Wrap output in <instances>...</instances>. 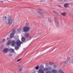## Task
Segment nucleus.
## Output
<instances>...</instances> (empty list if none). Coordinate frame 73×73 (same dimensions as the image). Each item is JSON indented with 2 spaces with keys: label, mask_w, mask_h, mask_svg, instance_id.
I'll list each match as a JSON object with an SVG mask.
<instances>
[{
  "label": "nucleus",
  "mask_w": 73,
  "mask_h": 73,
  "mask_svg": "<svg viewBox=\"0 0 73 73\" xmlns=\"http://www.w3.org/2000/svg\"><path fill=\"white\" fill-rule=\"evenodd\" d=\"M8 17L9 19H8L7 17H3V20L5 22L6 24H12V20L11 19V16L10 15H8Z\"/></svg>",
  "instance_id": "f257e3e1"
},
{
  "label": "nucleus",
  "mask_w": 73,
  "mask_h": 73,
  "mask_svg": "<svg viewBox=\"0 0 73 73\" xmlns=\"http://www.w3.org/2000/svg\"><path fill=\"white\" fill-rule=\"evenodd\" d=\"M54 22L55 23V25L57 28H58L60 27V25L57 19L55 17L54 19Z\"/></svg>",
  "instance_id": "f03ea898"
},
{
  "label": "nucleus",
  "mask_w": 73,
  "mask_h": 73,
  "mask_svg": "<svg viewBox=\"0 0 73 73\" xmlns=\"http://www.w3.org/2000/svg\"><path fill=\"white\" fill-rule=\"evenodd\" d=\"M30 29H31L30 27H24L23 29V31L25 32H28L30 30Z\"/></svg>",
  "instance_id": "7ed1b4c3"
},
{
  "label": "nucleus",
  "mask_w": 73,
  "mask_h": 73,
  "mask_svg": "<svg viewBox=\"0 0 73 73\" xmlns=\"http://www.w3.org/2000/svg\"><path fill=\"white\" fill-rule=\"evenodd\" d=\"M9 41L11 42L12 46L14 47L15 46V45H16V41L14 40H10Z\"/></svg>",
  "instance_id": "20e7f679"
},
{
  "label": "nucleus",
  "mask_w": 73,
  "mask_h": 73,
  "mask_svg": "<svg viewBox=\"0 0 73 73\" xmlns=\"http://www.w3.org/2000/svg\"><path fill=\"white\" fill-rule=\"evenodd\" d=\"M38 12V13H39V14L41 16H43V12H42V10L40 9H37Z\"/></svg>",
  "instance_id": "39448f33"
},
{
  "label": "nucleus",
  "mask_w": 73,
  "mask_h": 73,
  "mask_svg": "<svg viewBox=\"0 0 73 73\" xmlns=\"http://www.w3.org/2000/svg\"><path fill=\"white\" fill-rule=\"evenodd\" d=\"M17 45V46H20L21 44V42L19 40H17L16 42Z\"/></svg>",
  "instance_id": "423d86ee"
},
{
  "label": "nucleus",
  "mask_w": 73,
  "mask_h": 73,
  "mask_svg": "<svg viewBox=\"0 0 73 73\" xmlns=\"http://www.w3.org/2000/svg\"><path fill=\"white\" fill-rule=\"evenodd\" d=\"M8 50H9V48H5L3 50V52L4 53H7L8 52Z\"/></svg>",
  "instance_id": "0eeeda50"
},
{
  "label": "nucleus",
  "mask_w": 73,
  "mask_h": 73,
  "mask_svg": "<svg viewBox=\"0 0 73 73\" xmlns=\"http://www.w3.org/2000/svg\"><path fill=\"white\" fill-rule=\"evenodd\" d=\"M38 73H44V71L41 68H40L38 70V71H37Z\"/></svg>",
  "instance_id": "6e6552de"
},
{
  "label": "nucleus",
  "mask_w": 73,
  "mask_h": 73,
  "mask_svg": "<svg viewBox=\"0 0 73 73\" xmlns=\"http://www.w3.org/2000/svg\"><path fill=\"white\" fill-rule=\"evenodd\" d=\"M66 62L65 61L61 63L60 64V66H64L66 64Z\"/></svg>",
  "instance_id": "1a4fd4ad"
},
{
  "label": "nucleus",
  "mask_w": 73,
  "mask_h": 73,
  "mask_svg": "<svg viewBox=\"0 0 73 73\" xmlns=\"http://www.w3.org/2000/svg\"><path fill=\"white\" fill-rule=\"evenodd\" d=\"M50 68H44L43 69V71L44 72H46L48 70H50Z\"/></svg>",
  "instance_id": "9d476101"
},
{
  "label": "nucleus",
  "mask_w": 73,
  "mask_h": 73,
  "mask_svg": "<svg viewBox=\"0 0 73 73\" xmlns=\"http://www.w3.org/2000/svg\"><path fill=\"white\" fill-rule=\"evenodd\" d=\"M67 62H68V63H70V57H67Z\"/></svg>",
  "instance_id": "9b49d317"
},
{
  "label": "nucleus",
  "mask_w": 73,
  "mask_h": 73,
  "mask_svg": "<svg viewBox=\"0 0 73 73\" xmlns=\"http://www.w3.org/2000/svg\"><path fill=\"white\" fill-rule=\"evenodd\" d=\"M64 7L65 8H69V3H66L64 5Z\"/></svg>",
  "instance_id": "f8f14e48"
},
{
  "label": "nucleus",
  "mask_w": 73,
  "mask_h": 73,
  "mask_svg": "<svg viewBox=\"0 0 73 73\" xmlns=\"http://www.w3.org/2000/svg\"><path fill=\"white\" fill-rule=\"evenodd\" d=\"M29 36V33H26L25 34V38H28Z\"/></svg>",
  "instance_id": "ddd939ff"
},
{
  "label": "nucleus",
  "mask_w": 73,
  "mask_h": 73,
  "mask_svg": "<svg viewBox=\"0 0 73 73\" xmlns=\"http://www.w3.org/2000/svg\"><path fill=\"white\" fill-rule=\"evenodd\" d=\"M68 0H58V2L60 3H61L62 2H66Z\"/></svg>",
  "instance_id": "4468645a"
},
{
  "label": "nucleus",
  "mask_w": 73,
  "mask_h": 73,
  "mask_svg": "<svg viewBox=\"0 0 73 73\" xmlns=\"http://www.w3.org/2000/svg\"><path fill=\"white\" fill-rule=\"evenodd\" d=\"M9 52L10 53H13L15 52V50L12 49H10L9 50Z\"/></svg>",
  "instance_id": "2eb2a0df"
},
{
  "label": "nucleus",
  "mask_w": 73,
  "mask_h": 73,
  "mask_svg": "<svg viewBox=\"0 0 73 73\" xmlns=\"http://www.w3.org/2000/svg\"><path fill=\"white\" fill-rule=\"evenodd\" d=\"M14 37V34H12V33H11L10 35V38H13Z\"/></svg>",
  "instance_id": "dca6fc26"
},
{
  "label": "nucleus",
  "mask_w": 73,
  "mask_h": 73,
  "mask_svg": "<svg viewBox=\"0 0 73 73\" xmlns=\"http://www.w3.org/2000/svg\"><path fill=\"white\" fill-rule=\"evenodd\" d=\"M9 41H10V40H9V41L7 43L6 45H9L11 44V43Z\"/></svg>",
  "instance_id": "f3484780"
},
{
  "label": "nucleus",
  "mask_w": 73,
  "mask_h": 73,
  "mask_svg": "<svg viewBox=\"0 0 73 73\" xmlns=\"http://www.w3.org/2000/svg\"><path fill=\"white\" fill-rule=\"evenodd\" d=\"M58 72L60 73H64V71H62V70H58Z\"/></svg>",
  "instance_id": "a211bd4d"
},
{
  "label": "nucleus",
  "mask_w": 73,
  "mask_h": 73,
  "mask_svg": "<svg viewBox=\"0 0 73 73\" xmlns=\"http://www.w3.org/2000/svg\"><path fill=\"white\" fill-rule=\"evenodd\" d=\"M21 40L22 41H25V37H22L21 38Z\"/></svg>",
  "instance_id": "6ab92c4d"
},
{
  "label": "nucleus",
  "mask_w": 73,
  "mask_h": 73,
  "mask_svg": "<svg viewBox=\"0 0 73 73\" xmlns=\"http://www.w3.org/2000/svg\"><path fill=\"white\" fill-rule=\"evenodd\" d=\"M16 33V30H14L12 31V34L15 35Z\"/></svg>",
  "instance_id": "aec40b11"
},
{
  "label": "nucleus",
  "mask_w": 73,
  "mask_h": 73,
  "mask_svg": "<svg viewBox=\"0 0 73 73\" xmlns=\"http://www.w3.org/2000/svg\"><path fill=\"white\" fill-rule=\"evenodd\" d=\"M52 72L54 73H57V71L56 70H52Z\"/></svg>",
  "instance_id": "412c9836"
},
{
  "label": "nucleus",
  "mask_w": 73,
  "mask_h": 73,
  "mask_svg": "<svg viewBox=\"0 0 73 73\" xmlns=\"http://www.w3.org/2000/svg\"><path fill=\"white\" fill-rule=\"evenodd\" d=\"M62 16H66V13H65V12L62 13Z\"/></svg>",
  "instance_id": "4be33fe9"
},
{
  "label": "nucleus",
  "mask_w": 73,
  "mask_h": 73,
  "mask_svg": "<svg viewBox=\"0 0 73 73\" xmlns=\"http://www.w3.org/2000/svg\"><path fill=\"white\" fill-rule=\"evenodd\" d=\"M19 71L20 72H21V70H22L23 69V68L21 67H19Z\"/></svg>",
  "instance_id": "5701e85b"
},
{
  "label": "nucleus",
  "mask_w": 73,
  "mask_h": 73,
  "mask_svg": "<svg viewBox=\"0 0 73 73\" xmlns=\"http://www.w3.org/2000/svg\"><path fill=\"white\" fill-rule=\"evenodd\" d=\"M19 46H15V49H16V50H17L19 49Z\"/></svg>",
  "instance_id": "b1692460"
},
{
  "label": "nucleus",
  "mask_w": 73,
  "mask_h": 73,
  "mask_svg": "<svg viewBox=\"0 0 73 73\" xmlns=\"http://www.w3.org/2000/svg\"><path fill=\"white\" fill-rule=\"evenodd\" d=\"M39 68L40 69H43L44 68V66L42 65L40 66H39Z\"/></svg>",
  "instance_id": "393cba45"
},
{
  "label": "nucleus",
  "mask_w": 73,
  "mask_h": 73,
  "mask_svg": "<svg viewBox=\"0 0 73 73\" xmlns=\"http://www.w3.org/2000/svg\"><path fill=\"white\" fill-rule=\"evenodd\" d=\"M53 12L54 13H55V14L56 15H58V14L55 11H53Z\"/></svg>",
  "instance_id": "a878e982"
},
{
  "label": "nucleus",
  "mask_w": 73,
  "mask_h": 73,
  "mask_svg": "<svg viewBox=\"0 0 73 73\" xmlns=\"http://www.w3.org/2000/svg\"><path fill=\"white\" fill-rule=\"evenodd\" d=\"M21 29H22L21 28H19V29H17V31L18 32H19V31H21Z\"/></svg>",
  "instance_id": "bb28decb"
},
{
  "label": "nucleus",
  "mask_w": 73,
  "mask_h": 73,
  "mask_svg": "<svg viewBox=\"0 0 73 73\" xmlns=\"http://www.w3.org/2000/svg\"><path fill=\"white\" fill-rule=\"evenodd\" d=\"M39 68V66H37L35 68V69H36V70H38Z\"/></svg>",
  "instance_id": "cd10ccee"
},
{
  "label": "nucleus",
  "mask_w": 73,
  "mask_h": 73,
  "mask_svg": "<svg viewBox=\"0 0 73 73\" xmlns=\"http://www.w3.org/2000/svg\"><path fill=\"white\" fill-rule=\"evenodd\" d=\"M49 64L50 65H53V63L49 62Z\"/></svg>",
  "instance_id": "c85d7f7f"
},
{
  "label": "nucleus",
  "mask_w": 73,
  "mask_h": 73,
  "mask_svg": "<svg viewBox=\"0 0 73 73\" xmlns=\"http://www.w3.org/2000/svg\"><path fill=\"white\" fill-rule=\"evenodd\" d=\"M9 56L11 57V56H13V54H9Z\"/></svg>",
  "instance_id": "c756f323"
},
{
  "label": "nucleus",
  "mask_w": 73,
  "mask_h": 73,
  "mask_svg": "<svg viewBox=\"0 0 73 73\" xmlns=\"http://www.w3.org/2000/svg\"><path fill=\"white\" fill-rule=\"evenodd\" d=\"M48 21H49V22H50V23H51V21H52L51 20V19H48Z\"/></svg>",
  "instance_id": "7c9ffc66"
},
{
  "label": "nucleus",
  "mask_w": 73,
  "mask_h": 73,
  "mask_svg": "<svg viewBox=\"0 0 73 73\" xmlns=\"http://www.w3.org/2000/svg\"><path fill=\"white\" fill-rule=\"evenodd\" d=\"M5 38H4V39H2V42H4V41H5Z\"/></svg>",
  "instance_id": "2f4dec72"
},
{
  "label": "nucleus",
  "mask_w": 73,
  "mask_h": 73,
  "mask_svg": "<svg viewBox=\"0 0 73 73\" xmlns=\"http://www.w3.org/2000/svg\"><path fill=\"white\" fill-rule=\"evenodd\" d=\"M45 73H51V72L50 71H47Z\"/></svg>",
  "instance_id": "473e14b6"
},
{
  "label": "nucleus",
  "mask_w": 73,
  "mask_h": 73,
  "mask_svg": "<svg viewBox=\"0 0 73 73\" xmlns=\"http://www.w3.org/2000/svg\"><path fill=\"white\" fill-rule=\"evenodd\" d=\"M20 60H21V59H19L17 60V62H19V61H20Z\"/></svg>",
  "instance_id": "72a5a7b5"
},
{
  "label": "nucleus",
  "mask_w": 73,
  "mask_h": 73,
  "mask_svg": "<svg viewBox=\"0 0 73 73\" xmlns=\"http://www.w3.org/2000/svg\"><path fill=\"white\" fill-rule=\"evenodd\" d=\"M46 66H48V63H46Z\"/></svg>",
  "instance_id": "f704fd0d"
},
{
  "label": "nucleus",
  "mask_w": 73,
  "mask_h": 73,
  "mask_svg": "<svg viewBox=\"0 0 73 73\" xmlns=\"http://www.w3.org/2000/svg\"><path fill=\"white\" fill-rule=\"evenodd\" d=\"M56 67H57V66H56V65H55L53 67L54 68H56Z\"/></svg>",
  "instance_id": "c9c22d12"
},
{
  "label": "nucleus",
  "mask_w": 73,
  "mask_h": 73,
  "mask_svg": "<svg viewBox=\"0 0 73 73\" xmlns=\"http://www.w3.org/2000/svg\"><path fill=\"white\" fill-rule=\"evenodd\" d=\"M58 7H61V6H60V5H58Z\"/></svg>",
  "instance_id": "e433bc0d"
},
{
  "label": "nucleus",
  "mask_w": 73,
  "mask_h": 73,
  "mask_svg": "<svg viewBox=\"0 0 73 73\" xmlns=\"http://www.w3.org/2000/svg\"><path fill=\"white\" fill-rule=\"evenodd\" d=\"M72 63H73V59L72 60Z\"/></svg>",
  "instance_id": "4c0bfd02"
},
{
  "label": "nucleus",
  "mask_w": 73,
  "mask_h": 73,
  "mask_svg": "<svg viewBox=\"0 0 73 73\" xmlns=\"http://www.w3.org/2000/svg\"><path fill=\"white\" fill-rule=\"evenodd\" d=\"M39 35H41V33H39Z\"/></svg>",
  "instance_id": "58836bf2"
},
{
  "label": "nucleus",
  "mask_w": 73,
  "mask_h": 73,
  "mask_svg": "<svg viewBox=\"0 0 73 73\" xmlns=\"http://www.w3.org/2000/svg\"><path fill=\"white\" fill-rule=\"evenodd\" d=\"M1 3H3V1H1Z\"/></svg>",
  "instance_id": "ea45409f"
},
{
  "label": "nucleus",
  "mask_w": 73,
  "mask_h": 73,
  "mask_svg": "<svg viewBox=\"0 0 73 73\" xmlns=\"http://www.w3.org/2000/svg\"><path fill=\"white\" fill-rule=\"evenodd\" d=\"M8 39H9V38H7V40H8Z\"/></svg>",
  "instance_id": "a19ab883"
},
{
  "label": "nucleus",
  "mask_w": 73,
  "mask_h": 73,
  "mask_svg": "<svg viewBox=\"0 0 73 73\" xmlns=\"http://www.w3.org/2000/svg\"><path fill=\"white\" fill-rule=\"evenodd\" d=\"M35 68H34V69H33V70H34V69H35Z\"/></svg>",
  "instance_id": "79ce46f5"
}]
</instances>
